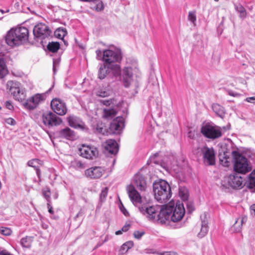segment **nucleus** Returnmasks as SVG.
<instances>
[{
    "mask_svg": "<svg viewBox=\"0 0 255 255\" xmlns=\"http://www.w3.org/2000/svg\"><path fill=\"white\" fill-rule=\"evenodd\" d=\"M40 160L38 159H33L28 161L27 165L29 166L32 167L36 170V174L39 178L40 177L41 172L39 167L38 165L39 163Z\"/></svg>",
    "mask_w": 255,
    "mask_h": 255,
    "instance_id": "cd10ccee",
    "label": "nucleus"
},
{
    "mask_svg": "<svg viewBox=\"0 0 255 255\" xmlns=\"http://www.w3.org/2000/svg\"><path fill=\"white\" fill-rule=\"evenodd\" d=\"M110 70H111L110 68H108V65H107L101 66L98 71V78L100 79H104L109 73Z\"/></svg>",
    "mask_w": 255,
    "mask_h": 255,
    "instance_id": "7c9ffc66",
    "label": "nucleus"
},
{
    "mask_svg": "<svg viewBox=\"0 0 255 255\" xmlns=\"http://www.w3.org/2000/svg\"><path fill=\"white\" fill-rule=\"evenodd\" d=\"M124 127V119L122 117H118L110 124V132L112 133H119Z\"/></svg>",
    "mask_w": 255,
    "mask_h": 255,
    "instance_id": "dca6fc26",
    "label": "nucleus"
},
{
    "mask_svg": "<svg viewBox=\"0 0 255 255\" xmlns=\"http://www.w3.org/2000/svg\"><path fill=\"white\" fill-rule=\"evenodd\" d=\"M247 186L250 189L255 191V169L249 176V180L247 182Z\"/></svg>",
    "mask_w": 255,
    "mask_h": 255,
    "instance_id": "c85d7f7f",
    "label": "nucleus"
},
{
    "mask_svg": "<svg viewBox=\"0 0 255 255\" xmlns=\"http://www.w3.org/2000/svg\"><path fill=\"white\" fill-rule=\"evenodd\" d=\"M145 233L143 231H135L134 232L133 235L134 237L137 239H140L144 235Z\"/></svg>",
    "mask_w": 255,
    "mask_h": 255,
    "instance_id": "de8ad7c7",
    "label": "nucleus"
},
{
    "mask_svg": "<svg viewBox=\"0 0 255 255\" xmlns=\"http://www.w3.org/2000/svg\"><path fill=\"white\" fill-rule=\"evenodd\" d=\"M231 153L224 149L220 150L219 153V158L220 163L225 167H228L230 165Z\"/></svg>",
    "mask_w": 255,
    "mask_h": 255,
    "instance_id": "b1692460",
    "label": "nucleus"
},
{
    "mask_svg": "<svg viewBox=\"0 0 255 255\" xmlns=\"http://www.w3.org/2000/svg\"><path fill=\"white\" fill-rule=\"evenodd\" d=\"M29 31L25 27L12 28L7 33L5 41L11 47L19 46L26 43L28 39Z\"/></svg>",
    "mask_w": 255,
    "mask_h": 255,
    "instance_id": "7ed1b4c3",
    "label": "nucleus"
},
{
    "mask_svg": "<svg viewBox=\"0 0 255 255\" xmlns=\"http://www.w3.org/2000/svg\"><path fill=\"white\" fill-rule=\"evenodd\" d=\"M5 106L9 110H12L13 108V107L10 101H6L5 102Z\"/></svg>",
    "mask_w": 255,
    "mask_h": 255,
    "instance_id": "4d7b16f0",
    "label": "nucleus"
},
{
    "mask_svg": "<svg viewBox=\"0 0 255 255\" xmlns=\"http://www.w3.org/2000/svg\"><path fill=\"white\" fill-rule=\"evenodd\" d=\"M59 137L66 138L68 140H74L76 138L75 132L69 128H66L58 131Z\"/></svg>",
    "mask_w": 255,
    "mask_h": 255,
    "instance_id": "4be33fe9",
    "label": "nucleus"
},
{
    "mask_svg": "<svg viewBox=\"0 0 255 255\" xmlns=\"http://www.w3.org/2000/svg\"><path fill=\"white\" fill-rule=\"evenodd\" d=\"M66 34V29L63 28H58L54 32L55 37L61 39H63Z\"/></svg>",
    "mask_w": 255,
    "mask_h": 255,
    "instance_id": "c9c22d12",
    "label": "nucleus"
},
{
    "mask_svg": "<svg viewBox=\"0 0 255 255\" xmlns=\"http://www.w3.org/2000/svg\"><path fill=\"white\" fill-rule=\"evenodd\" d=\"M185 208L182 202L177 201L174 207V202H170L168 204H164L161 208L158 215L161 223H165L170 218L173 222L180 221L185 214Z\"/></svg>",
    "mask_w": 255,
    "mask_h": 255,
    "instance_id": "f257e3e1",
    "label": "nucleus"
},
{
    "mask_svg": "<svg viewBox=\"0 0 255 255\" xmlns=\"http://www.w3.org/2000/svg\"><path fill=\"white\" fill-rule=\"evenodd\" d=\"M188 19L192 22L194 25H195L196 21V15L195 11H191L189 12Z\"/></svg>",
    "mask_w": 255,
    "mask_h": 255,
    "instance_id": "a19ab883",
    "label": "nucleus"
},
{
    "mask_svg": "<svg viewBox=\"0 0 255 255\" xmlns=\"http://www.w3.org/2000/svg\"><path fill=\"white\" fill-rule=\"evenodd\" d=\"M8 73L5 61L3 57H0V78H4Z\"/></svg>",
    "mask_w": 255,
    "mask_h": 255,
    "instance_id": "bb28decb",
    "label": "nucleus"
},
{
    "mask_svg": "<svg viewBox=\"0 0 255 255\" xmlns=\"http://www.w3.org/2000/svg\"><path fill=\"white\" fill-rule=\"evenodd\" d=\"M51 107L53 111L57 115L63 116L67 113L66 104L59 99H54L51 102Z\"/></svg>",
    "mask_w": 255,
    "mask_h": 255,
    "instance_id": "4468645a",
    "label": "nucleus"
},
{
    "mask_svg": "<svg viewBox=\"0 0 255 255\" xmlns=\"http://www.w3.org/2000/svg\"><path fill=\"white\" fill-rule=\"evenodd\" d=\"M53 61H55V66L56 67H58L59 65V61L58 60L54 59Z\"/></svg>",
    "mask_w": 255,
    "mask_h": 255,
    "instance_id": "774afa93",
    "label": "nucleus"
},
{
    "mask_svg": "<svg viewBox=\"0 0 255 255\" xmlns=\"http://www.w3.org/2000/svg\"><path fill=\"white\" fill-rule=\"evenodd\" d=\"M32 241L31 237L26 236L21 239L20 244L23 248H29L31 247Z\"/></svg>",
    "mask_w": 255,
    "mask_h": 255,
    "instance_id": "f704fd0d",
    "label": "nucleus"
},
{
    "mask_svg": "<svg viewBox=\"0 0 255 255\" xmlns=\"http://www.w3.org/2000/svg\"><path fill=\"white\" fill-rule=\"evenodd\" d=\"M108 189L107 187L104 188L102 190V192L100 194V200L102 202L104 201L106 199L107 194H108Z\"/></svg>",
    "mask_w": 255,
    "mask_h": 255,
    "instance_id": "49530a36",
    "label": "nucleus"
},
{
    "mask_svg": "<svg viewBox=\"0 0 255 255\" xmlns=\"http://www.w3.org/2000/svg\"><path fill=\"white\" fill-rule=\"evenodd\" d=\"M104 9V6H103V4L102 2H100V3H99L97 5V8H96V9L97 10H99V11H101V10H103Z\"/></svg>",
    "mask_w": 255,
    "mask_h": 255,
    "instance_id": "13d9d810",
    "label": "nucleus"
},
{
    "mask_svg": "<svg viewBox=\"0 0 255 255\" xmlns=\"http://www.w3.org/2000/svg\"><path fill=\"white\" fill-rule=\"evenodd\" d=\"M69 126L75 128L84 129V124L82 120L75 116H70L67 118Z\"/></svg>",
    "mask_w": 255,
    "mask_h": 255,
    "instance_id": "aec40b11",
    "label": "nucleus"
},
{
    "mask_svg": "<svg viewBox=\"0 0 255 255\" xmlns=\"http://www.w3.org/2000/svg\"><path fill=\"white\" fill-rule=\"evenodd\" d=\"M79 152L80 156L87 159H93L98 155L97 148L93 145L83 144L79 148Z\"/></svg>",
    "mask_w": 255,
    "mask_h": 255,
    "instance_id": "f8f14e48",
    "label": "nucleus"
},
{
    "mask_svg": "<svg viewBox=\"0 0 255 255\" xmlns=\"http://www.w3.org/2000/svg\"><path fill=\"white\" fill-rule=\"evenodd\" d=\"M200 217L201 219V228L200 232L198 234V236L202 238L204 237L208 232V221L206 213L202 215Z\"/></svg>",
    "mask_w": 255,
    "mask_h": 255,
    "instance_id": "5701e85b",
    "label": "nucleus"
},
{
    "mask_svg": "<svg viewBox=\"0 0 255 255\" xmlns=\"http://www.w3.org/2000/svg\"><path fill=\"white\" fill-rule=\"evenodd\" d=\"M109 92L103 89H100L97 92V95L101 97H106L109 95Z\"/></svg>",
    "mask_w": 255,
    "mask_h": 255,
    "instance_id": "c03bdc74",
    "label": "nucleus"
},
{
    "mask_svg": "<svg viewBox=\"0 0 255 255\" xmlns=\"http://www.w3.org/2000/svg\"><path fill=\"white\" fill-rule=\"evenodd\" d=\"M160 255H176L174 253L170 252H165L159 254Z\"/></svg>",
    "mask_w": 255,
    "mask_h": 255,
    "instance_id": "680f3d73",
    "label": "nucleus"
},
{
    "mask_svg": "<svg viewBox=\"0 0 255 255\" xmlns=\"http://www.w3.org/2000/svg\"><path fill=\"white\" fill-rule=\"evenodd\" d=\"M120 208L121 212L123 213L124 215H125L126 216H128L129 215L128 211L126 210V209L125 208L123 204H122V205L120 206Z\"/></svg>",
    "mask_w": 255,
    "mask_h": 255,
    "instance_id": "603ef678",
    "label": "nucleus"
},
{
    "mask_svg": "<svg viewBox=\"0 0 255 255\" xmlns=\"http://www.w3.org/2000/svg\"><path fill=\"white\" fill-rule=\"evenodd\" d=\"M122 233H123V232H122V230H120L116 231L115 234L116 235H121L122 234Z\"/></svg>",
    "mask_w": 255,
    "mask_h": 255,
    "instance_id": "338daca9",
    "label": "nucleus"
},
{
    "mask_svg": "<svg viewBox=\"0 0 255 255\" xmlns=\"http://www.w3.org/2000/svg\"><path fill=\"white\" fill-rule=\"evenodd\" d=\"M103 51H101L100 50H97L96 52V54H97V56L98 57H101L102 55L103 56Z\"/></svg>",
    "mask_w": 255,
    "mask_h": 255,
    "instance_id": "e2e57ef3",
    "label": "nucleus"
},
{
    "mask_svg": "<svg viewBox=\"0 0 255 255\" xmlns=\"http://www.w3.org/2000/svg\"><path fill=\"white\" fill-rule=\"evenodd\" d=\"M164 206V205L159 206H142L139 207V210L141 213L144 215H147V217L150 220H154L157 217V220L160 221L158 219V210L160 211L161 208Z\"/></svg>",
    "mask_w": 255,
    "mask_h": 255,
    "instance_id": "ddd939ff",
    "label": "nucleus"
},
{
    "mask_svg": "<svg viewBox=\"0 0 255 255\" xmlns=\"http://www.w3.org/2000/svg\"><path fill=\"white\" fill-rule=\"evenodd\" d=\"M197 151V155L202 157L203 163L205 165L211 166L215 165V154L212 148L204 146L198 147Z\"/></svg>",
    "mask_w": 255,
    "mask_h": 255,
    "instance_id": "0eeeda50",
    "label": "nucleus"
},
{
    "mask_svg": "<svg viewBox=\"0 0 255 255\" xmlns=\"http://www.w3.org/2000/svg\"><path fill=\"white\" fill-rule=\"evenodd\" d=\"M51 202L47 203V208L48 209V212H49V213H50L51 214H53L54 211L53 210V208L51 205Z\"/></svg>",
    "mask_w": 255,
    "mask_h": 255,
    "instance_id": "6e6d98bb",
    "label": "nucleus"
},
{
    "mask_svg": "<svg viewBox=\"0 0 255 255\" xmlns=\"http://www.w3.org/2000/svg\"><path fill=\"white\" fill-rule=\"evenodd\" d=\"M95 132L104 135L105 134V133L107 132V131L106 129L104 128L102 125H97L95 128Z\"/></svg>",
    "mask_w": 255,
    "mask_h": 255,
    "instance_id": "a18cd8bd",
    "label": "nucleus"
},
{
    "mask_svg": "<svg viewBox=\"0 0 255 255\" xmlns=\"http://www.w3.org/2000/svg\"><path fill=\"white\" fill-rule=\"evenodd\" d=\"M242 225L237 220L232 227V230L235 232H240L242 228Z\"/></svg>",
    "mask_w": 255,
    "mask_h": 255,
    "instance_id": "79ce46f5",
    "label": "nucleus"
},
{
    "mask_svg": "<svg viewBox=\"0 0 255 255\" xmlns=\"http://www.w3.org/2000/svg\"><path fill=\"white\" fill-rule=\"evenodd\" d=\"M32 97L35 100V103L38 106L39 103H40L45 100V96L44 94H36L33 96Z\"/></svg>",
    "mask_w": 255,
    "mask_h": 255,
    "instance_id": "4c0bfd02",
    "label": "nucleus"
},
{
    "mask_svg": "<svg viewBox=\"0 0 255 255\" xmlns=\"http://www.w3.org/2000/svg\"><path fill=\"white\" fill-rule=\"evenodd\" d=\"M153 190L155 199L160 203L166 202L171 197V188L164 180L154 182Z\"/></svg>",
    "mask_w": 255,
    "mask_h": 255,
    "instance_id": "20e7f679",
    "label": "nucleus"
},
{
    "mask_svg": "<svg viewBox=\"0 0 255 255\" xmlns=\"http://www.w3.org/2000/svg\"><path fill=\"white\" fill-rule=\"evenodd\" d=\"M227 92L229 95L233 96V97H239L240 96V94H239L238 93L234 92L233 91H232L231 90H229L227 91Z\"/></svg>",
    "mask_w": 255,
    "mask_h": 255,
    "instance_id": "864d4df0",
    "label": "nucleus"
},
{
    "mask_svg": "<svg viewBox=\"0 0 255 255\" xmlns=\"http://www.w3.org/2000/svg\"><path fill=\"white\" fill-rule=\"evenodd\" d=\"M42 122L44 125L51 128L60 125L62 122L61 119L51 112H46L42 116Z\"/></svg>",
    "mask_w": 255,
    "mask_h": 255,
    "instance_id": "9d476101",
    "label": "nucleus"
},
{
    "mask_svg": "<svg viewBox=\"0 0 255 255\" xmlns=\"http://www.w3.org/2000/svg\"><path fill=\"white\" fill-rule=\"evenodd\" d=\"M245 101L248 102L255 104V96L247 98Z\"/></svg>",
    "mask_w": 255,
    "mask_h": 255,
    "instance_id": "5fc2aeb1",
    "label": "nucleus"
},
{
    "mask_svg": "<svg viewBox=\"0 0 255 255\" xmlns=\"http://www.w3.org/2000/svg\"><path fill=\"white\" fill-rule=\"evenodd\" d=\"M114 101L115 100L114 99H111L110 100H101V103L107 107H111L112 106L116 105L114 103Z\"/></svg>",
    "mask_w": 255,
    "mask_h": 255,
    "instance_id": "37998d69",
    "label": "nucleus"
},
{
    "mask_svg": "<svg viewBox=\"0 0 255 255\" xmlns=\"http://www.w3.org/2000/svg\"><path fill=\"white\" fill-rule=\"evenodd\" d=\"M33 33L36 38L44 39L50 36L52 31L47 25L40 23L34 26Z\"/></svg>",
    "mask_w": 255,
    "mask_h": 255,
    "instance_id": "9b49d317",
    "label": "nucleus"
},
{
    "mask_svg": "<svg viewBox=\"0 0 255 255\" xmlns=\"http://www.w3.org/2000/svg\"><path fill=\"white\" fill-rule=\"evenodd\" d=\"M214 112L219 117L223 119L225 115V110L223 107L220 105L215 103L212 106Z\"/></svg>",
    "mask_w": 255,
    "mask_h": 255,
    "instance_id": "a878e982",
    "label": "nucleus"
},
{
    "mask_svg": "<svg viewBox=\"0 0 255 255\" xmlns=\"http://www.w3.org/2000/svg\"><path fill=\"white\" fill-rule=\"evenodd\" d=\"M104 171V169L101 167L94 166L86 169L85 174L86 176L91 179H97L102 176Z\"/></svg>",
    "mask_w": 255,
    "mask_h": 255,
    "instance_id": "a211bd4d",
    "label": "nucleus"
},
{
    "mask_svg": "<svg viewBox=\"0 0 255 255\" xmlns=\"http://www.w3.org/2000/svg\"><path fill=\"white\" fill-rule=\"evenodd\" d=\"M179 195L183 201H187L189 196V193L187 188L184 186H179Z\"/></svg>",
    "mask_w": 255,
    "mask_h": 255,
    "instance_id": "2f4dec72",
    "label": "nucleus"
},
{
    "mask_svg": "<svg viewBox=\"0 0 255 255\" xmlns=\"http://www.w3.org/2000/svg\"><path fill=\"white\" fill-rule=\"evenodd\" d=\"M56 67L55 66V61H53V71L54 74H55L56 71Z\"/></svg>",
    "mask_w": 255,
    "mask_h": 255,
    "instance_id": "69168bd1",
    "label": "nucleus"
},
{
    "mask_svg": "<svg viewBox=\"0 0 255 255\" xmlns=\"http://www.w3.org/2000/svg\"><path fill=\"white\" fill-rule=\"evenodd\" d=\"M236 10L240 13V17L242 18H245L247 15V12L245 8L240 4L235 5Z\"/></svg>",
    "mask_w": 255,
    "mask_h": 255,
    "instance_id": "e433bc0d",
    "label": "nucleus"
},
{
    "mask_svg": "<svg viewBox=\"0 0 255 255\" xmlns=\"http://www.w3.org/2000/svg\"><path fill=\"white\" fill-rule=\"evenodd\" d=\"M133 246V243L132 241H128L124 244L121 247L120 252L121 254L127 252L129 249Z\"/></svg>",
    "mask_w": 255,
    "mask_h": 255,
    "instance_id": "72a5a7b5",
    "label": "nucleus"
},
{
    "mask_svg": "<svg viewBox=\"0 0 255 255\" xmlns=\"http://www.w3.org/2000/svg\"><path fill=\"white\" fill-rule=\"evenodd\" d=\"M130 227L129 224H126L125 225L123 228H122V231L123 232H126L128 231Z\"/></svg>",
    "mask_w": 255,
    "mask_h": 255,
    "instance_id": "052dcab7",
    "label": "nucleus"
},
{
    "mask_svg": "<svg viewBox=\"0 0 255 255\" xmlns=\"http://www.w3.org/2000/svg\"><path fill=\"white\" fill-rule=\"evenodd\" d=\"M201 132L203 135L208 138L215 139L222 135L220 129L209 123H207L202 127Z\"/></svg>",
    "mask_w": 255,
    "mask_h": 255,
    "instance_id": "1a4fd4ad",
    "label": "nucleus"
},
{
    "mask_svg": "<svg viewBox=\"0 0 255 255\" xmlns=\"http://www.w3.org/2000/svg\"><path fill=\"white\" fill-rule=\"evenodd\" d=\"M250 209L251 211L252 214L254 212V214H255V204H253L250 207Z\"/></svg>",
    "mask_w": 255,
    "mask_h": 255,
    "instance_id": "0e129e2a",
    "label": "nucleus"
},
{
    "mask_svg": "<svg viewBox=\"0 0 255 255\" xmlns=\"http://www.w3.org/2000/svg\"><path fill=\"white\" fill-rule=\"evenodd\" d=\"M185 202L188 211L190 213H191L194 210V207L193 205V203L191 202H188L187 201Z\"/></svg>",
    "mask_w": 255,
    "mask_h": 255,
    "instance_id": "09e8293b",
    "label": "nucleus"
},
{
    "mask_svg": "<svg viewBox=\"0 0 255 255\" xmlns=\"http://www.w3.org/2000/svg\"><path fill=\"white\" fill-rule=\"evenodd\" d=\"M6 89L13 96L15 100L22 102L25 100L26 90L19 83L13 81H8L6 83Z\"/></svg>",
    "mask_w": 255,
    "mask_h": 255,
    "instance_id": "423d86ee",
    "label": "nucleus"
},
{
    "mask_svg": "<svg viewBox=\"0 0 255 255\" xmlns=\"http://www.w3.org/2000/svg\"><path fill=\"white\" fill-rule=\"evenodd\" d=\"M127 190L128 196L134 205H135L137 204L141 203V196L133 185H129L128 186Z\"/></svg>",
    "mask_w": 255,
    "mask_h": 255,
    "instance_id": "6ab92c4d",
    "label": "nucleus"
},
{
    "mask_svg": "<svg viewBox=\"0 0 255 255\" xmlns=\"http://www.w3.org/2000/svg\"><path fill=\"white\" fill-rule=\"evenodd\" d=\"M122 59V54L120 49L114 48V49H107L103 52L102 60L108 65L114 76L121 75V68L118 63Z\"/></svg>",
    "mask_w": 255,
    "mask_h": 255,
    "instance_id": "f03ea898",
    "label": "nucleus"
},
{
    "mask_svg": "<svg viewBox=\"0 0 255 255\" xmlns=\"http://www.w3.org/2000/svg\"><path fill=\"white\" fill-rule=\"evenodd\" d=\"M134 183L137 188L140 191H144L146 188V183L143 176L136 174L134 176Z\"/></svg>",
    "mask_w": 255,
    "mask_h": 255,
    "instance_id": "412c9836",
    "label": "nucleus"
},
{
    "mask_svg": "<svg viewBox=\"0 0 255 255\" xmlns=\"http://www.w3.org/2000/svg\"><path fill=\"white\" fill-rule=\"evenodd\" d=\"M0 233L3 236H8L12 233V231L9 228L1 227H0Z\"/></svg>",
    "mask_w": 255,
    "mask_h": 255,
    "instance_id": "ea45409f",
    "label": "nucleus"
},
{
    "mask_svg": "<svg viewBox=\"0 0 255 255\" xmlns=\"http://www.w3.org/2000/svg\"><path fill=\"white\" fill-rule=\"evenodd\" d=\"M231 154L233 157L234 169L238 173L245 174L251 170L249 165L248 159L237 151H233Z\"/></svg>",
    "mask_w": 255,
    "mask_h": 255,
    "instance_id": "39448f33",
    "label": "nucleus"
},
{
    "mask_svg": "<svg viewBox=\"0 0 255 255\" xmlns=\"http://www.w3.org/2000/svg\"><path fill=\"white\" fill-rule=\"evenodd\" d=\"M103 146L104 148V152L105 154L115 155L119 150L118 144L116 141L114 139H108L103 143Z\"/></svg>",
    "mask_w": 255,
    "mask_h": 255,
    "instance_id": "2eb2a0df",
    "label": "nucleus"
},
{
    "mask_svg": "<svg viewBox=\"0 0 255 255\" xmlns=\"http://www.w3.org/2000/svg\"><path fill=\"white\" fill-rule=\"evenodd\" d=\"M228 182L229 185L233 189H240L243 187L242 177L236 173L230 175L228 178Z\"/></svg>",
    "mask_w": 255,
    "mask_h": 255,
    "instance_id": "f3484780",
    "label": "nucleus"
},
{
    "mask_svg": "<svg viewBox=\"0 0 255 255\" xmlns=\"http://www.w3.org/2000/svg\"><path fill=\"white\" fill-rule=\"evenodd\" d=\"M118 107L117 105L111 107H107L103 109V118L107 119H111L115 117L117 114Z\"/></svg>",
    "mask_w": 255,
    "mask_h": 255,
    "instance_id": "393cba45",
    "label": "nucleus"
},
{
    "mask_svg": "<svg viewBox=\"0 0 255 255\" xmlns=\"http://www.w3.org/2000/svg\"><path fill=\"white\" fill-rule=\"evenodd\" d=\"M138 69L135 65L125 67L122 72V81L126 88L130 86L133 80V76L136 74Z\"/></svg>",
    "mask_w": 255,
    "mask_h": 255,
    "instance_id": "6e6552de",
    "label": "nucleus"
},
{
    "mask_svg": "<svg viewBox=\"0 0 255 255\" xmlns=\"http://www.w3.org/2000/svg\"><path fill=\"white\" fill-rule=\"evenodd\" d=\"M23 105L26 109L30 110H33L37 107L33 97L29 98L25 102H24L23 104Z\"/></svg>",
    "mask_w": 255,
    "mask_h": 255,
    "instance_id": "c756f323",
    "label": "nucleus"
},
{
    "mask_svg": "<svg viewBox=\"0 0 255 255\" xmlns=\"http://www.w3.org/2000/svg\"><path fill=\"white\" fill-rule=\"evenodd\" d=\"M248 218L246 216L240 217L237 219L238 221L243 225L245 224L247 221Z\"/></svg>",
    "mask_w": 255,
    "mask_h": 255,
    "instance_id": "3c124183",
    "label": "nucleus"
},
{
    "mask_svg": "<svg viewBox=\"0 0 255 255\" xmlns=\"http://www.w3.org/2000/svg\"><path fill=\"white\" fill-rule=\"evenodd\" d=\"M42 194L45 198L46 199L47 203L51 202L50 201V190L48 187L42 189Z\"/></svg>",
    "mask_w": 255,
    "mask_h": 255,
    "instance_id": "58836bf2",
    "label": "nucleus"
},
{
    "mask_svg": "<svg viewBox=\"0 0 255 255\" xmlns=\"http://www.w3.org/2000/svg\"><path fill=\"white\" fill-rule=\"evenodd\" d=\"M76 166L79 168H84V164L80 161H77L75 162Z\"/></svg>",
    "mask_w": 255,
    "mask_h": 255,
    "instance_id": "bf43d9fd",
    "label": "nucleus"
},
{
    "mask_svg": "<svg viewBox=\"0 0 255 255\" xmlns=\"http://www.w3.org/2000/svg\"><path fill=\"white\" fill-rule=\"evenodd\" d=\"M5 122L7 124L11 125V126H14L16 124V122H15V120L11 118H9L5 119Z\"/></svg>",
    "mask_w": 255,
    "mask_h": 255,
    "instance_id": "8fccbe9b",
    "label": "nucleus"
},
{
    "mask_svg": "<svg viewBox=\"0 0 255 255\" xmlns=\"http://www.w3.org/2000/svg\"><path fill=\"white\" fill-rule=\"evenodd\" d=\"M47 48L49 51L55 53L60 48V44L58 42H49Z\"/></svg>",
    "mask_w": 255,
    "mask_h": 255,
    "instance_id": "473e14b6",
    "label": "nucleus"
}]
</instances>
